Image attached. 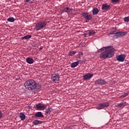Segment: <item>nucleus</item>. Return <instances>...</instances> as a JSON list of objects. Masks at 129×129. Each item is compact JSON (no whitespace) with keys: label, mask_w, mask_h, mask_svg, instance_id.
<instances>
[{"label":"nucleus","mask_w":129,"mask_h":129,"mask_svg":"<svg viewBox=\"0 0 129 129\" xmlns=\"http://www.w3.org/2000/svg\"><path fill=\"white\" fill-rule=\"evenodd\" d=\"M36 108L37 109H42L43 108H45V104L42 103H39L36 105Z\"/></svg>","instance_id":"ddd939ff"},{"label":"nucleus","mask_w":129,"mask_h":129,"mask_svg":"<svg viewBox=\"0 0 129 129\" xmlns=\"http://www.w3.org/2000/svg\"><path fill=\"white\" fill-rule=\"evenodd\" d=\"M89 32V36H92V35H95V31L93 30H88Z\"/></svg>","instance_id":"b1692460"},{"label":"nucleus","mask_w":129,"mask_h":129,"mask_svg":"<svg viewBox=\"0 0 129 129\" xmlns=\"http://www.w3.org/2000/svg\"><path fill=\"white\" fill-rule=\"evenodd\" d=\"M102 104L104 108V107H108L109 106V103L108 102L102 103Z\"/></svg>","instance_id":"393cba45"},{"label":"nucleus","mask_w":129,"mask_h":129,"mask_svg":"<svg viewBox=\"0 0 129 129\" xmlns=\"http://www.w3.org/2000/svg\"><path fill=\"white\" fill-rule=\"evenodd\" d=\"M35 117H44V115L42 114V112H37L35 114Z\"/></svg>","instance_id":"a211bd4d"},{"label":"nucleus","mask_w":129,"mask_h":129,"mask_svg":"<svg viewBox=\"0 0 129 129\" xmlns=\"http://www.w3.org/2000/svg\"><path fill=\"white\" fill-rule=\"evenodd\" d=\"M24 87L28 90H35L36 89V91H39L41 89V85L40 84L37 85V83L34 80L31 79L25 82Z\"/></svg>","instance_id":"f03ea898"},{"label":"nucleus","mask_w":129,"mask_h":129,"mask_svg":"<svg viewBox=\"0 0 129 129\" xmlns=\"http://www.w3.org/2000/svg\"><path fill=\"white\" fill-rule=\"evenodd\" d=\"M115 50V49L113 48V46H106L105 47L104 51L100 54L99 57L100 59H103V60L108 59V58H111V57L114 55Z\"/></svg>","instance_id":"f257e3e1"},{"label":"nucleus","mask_w":129,"mask_h":129,"mask_svg":"<svg viewBox=\"0 0 129 129\" xmlns=\"http://www.w3.org/2000/svg\"><path fill=\"white\" fill-rule=\"evenodd\" d=\"M53 110L52 108H48L45 111V115L48 116L50 113H51V112Z\"/></svg>","instance_id":"2eb2a0df"},{"label":"nucleus","mask_w":129,"mask_h":129,"mask_svg":"<svg viewBox=\"0 0 129 129\" xmlns=\"http://www.w3.org/2000/svg\"><path fill=\"white\" fill-rule=\"evenodd\" d=\"M76 53H77V52L71 50L69 52V56H73V55H75V54H76Z\"/></svg>","instance_id":"4be33fe9"},{"label":"nucleus","mask_w":129,"mask_h":129,"mask_svg":"<svg viewBox=\"0 0 129 129\" xmlns=\"http://www.w3.org/2000/svg\"><path fill=\"white\" fill-rule=\"evenodd\" d=\"M116 58L117 61H119V62H123V61H124V59L125 58V55L121 54L117 56Z\"/></svg>","instance_id":"6e6552de"},{"label":"nucleus","mask_w":129,"mask_h":129,"mask_svg":"<svg viewBox=\"0 0 129 129\" xmlns=\"http://www.w3.org/2000/svg\"><path fill=\"white\" fill-rule=\"evenodd\" d=\"M95 84L96 85H104L105 84H107V82L105 81L103 79H98L97 81H95Z\"/></svg>","instance_id":"39448f33"},{"label":"nucleus","mask_w":129,"mask_h":129,"mask_svg":"<svg viewBox=\"0 0 129 129\" xmlns=\"http://www.w3.org/2000/svg\"><path fill=\"white\" fill-rule=\"evenodd\" d=\"M103 106L102 105V104H99L97 107H96V109H103Z\"/></svg>","instance_id":"a878e982"},{"label":"nucleus","mask_w":129,"mask_h":129,"mask_svg":"<svg viewBox=\"0 0 129 129\" xmlns=\"http://www.w3.org/2000/svg\"><path fill=\"white\" fill-rule=\"evenodd\" d=\"M8 22H10V23H13L15 22V18H14V17H10L8 19Z\"/></svg>","instance_id":"5701e85b"},{"label":"nucleus","mask_w":129,"mask_h":129,"mask_svg":"<svg viewBox=\"0 0 129 129\" xmlns=\"http://www.w3.org/2000/svg\"><path fill=\"white\" fill-rule=\"evenodd\" d=\"M43 123V121L39 120H35L33 121V123L34 125H38V124H41Z\"/></svg>","instance_id":"f3484780"},{"label":"nucleus","mask_w":129,"mask_h":129,"mask_svg":"<svg viewBox=\"0 0 129 129\" xmlns=\"http://www.w3.org/2000/svg\"><path fill=\"white\" fill-rule=\"evenodd\" d=\"M120 0H111L112 3H117L118 2H119Z\"/></svg>","instance_id":"473e14b6"},{"label":"nucleus","mask_w":129,"mask_h":129,"mask_svg":"<svg viewBox=\"0 0 129 129\" xmlns=\"http://www.w3.org/2000/svg\"><path fill=\"white\" fill-rule=\"evenodd\" d=\"M46 26H47V22L45 21L39 22L36 24L35 30H36V31H40V30L44 29Z\"/></svg>","instance_id":"7ed1b4c3"},{"label":"nucleus","mask_w":129,"mask_h":129,"mask_svg":"<svg viewBox=\"0 0 129 129\" xmlns=\"http://www.w3.org/2000/svg\"><path fill=\"white\" fill-rule=\"evenodd\" d=\"M125 105H126V103L125 102H122L116 105V107L118 108H123Z\"/></svg>","instance_id":"9b49d317"},{"label":"nucleus","mask_w":129,"mask_h":129,"mask_svg":"<svg viewBox=\"0 0 129 129\" xmlns=\"http://www.w3.org/2000/svg\"><path fill=\"white\" fill-rule=\"evenodd\" d=\"M109 35H116V32L115 31H113V32L109 33Z\"/></svg>","instance_id":"c85d7f7f"},{"label":"nucleus","mask_w":129,"mask_h":129,"mask_svg":"<svg viewBox=\"0 0 129 129\" xmlns=\"http://www.w3.org/2000/svg\"><path fill=\"white\" fill-rule=\"evenodd\" d=\"M77 62L78 63L79 65V63L80 64H83V60H80L79 61H77Z\"/></svg>","instance_id":"7c9ffc66"},{"label":"nucleus","mask_w":129,"mask_h":129,"mask_svg":"<svg viewBox=\"0 0 129 129\" xmlns=\"http://www.w3.org/2000/svg\"><path fill=\"white\" fill-rule=\"evenodd\" d=\"M105 49V47H103L100 49H99V50H97V53H99V52H100V51H104V50Z\"/></svg>","instance_id":"cd10ccee"},{"label":"nucleus","mask_w":129,"mask_h":129,"mask_svg":"<svg viewBox=\"0 0 129 129\" xmlns=\"http://www.w3.org/2000/svg\"><path fill=\"white\" fill-rule=\"evenodd\" d=\"M122 95V97H125L126 96H127V95H128V94L125 93L123 94Z\"/></svg>","instance_id":"2f4dec72"},{"label":"nucleus","mask_w":129,"mask_h":129,"mask_svg":"<svg viewBox=\"0 0 129 129\" xmlns=\"http://www.w3.org/2000/svg\"><path fill=\"white\" fill-rule=\"evenodd\" d=\"M26 62L28 64H33V63H34V59L31 57H28L27 58H26Z\"/></svg>","instance_id":"4468645a"},{"label":"nucleus","mask_w":129,"mask_h":129,"mask_svg":"<svg viewBox=\"0 0 129 129\" xmlns=\"http://www.w3.org/2000/svg\"><path fill=\"white\" fill-rule=\"evenodd\" d=\"M93 12V15L94 16H95V15H97L98 13H99V10H98V9L97 8H94L92 10Z\"/></svg>","instance_id":"dca6fc26"},{"label":"nucleus","mask_w":129,"mask_h":129,"mask_svg":"<svg viewBox=\"0 0 129 129\" xmlns=\"http://www.w3.org/2000/svg\"><path fill=\"white\" fill-rule=\"evenodd\" d=\"M51 79L53 82H57L60 80V76L56 74H53L51 76Z\"/></svg>","instance_id":"423d86ee"},{"label":"nucleus","mask_w":129,"mask_h":129,"mask_svg":"<svg viewBox=\"0 0 129 129\" xmlns=\"http://www.w3.org/2000/svg\"><path fill=\"white\" fill-rule=\"evenodd\" d=\"M32 38V35H27L26 36H23L22 37V40H24V39H25V40H28L30 38Z\"/></svg>","instance_id":"412c9836"},{"label":"nucleus","mask_w":129,"mask_h":129,"mask_svg":"<svg viewBox=\"0 0 129 129\" xmlns=\"http://www.w3.org/2000/svg\"><path fill=\"white\" fill-rule=\"evenodd\" d=\"M124 21L125 23H127V22H129V16L125 17L124 18Z\"/></svg>","instance_id":"bb28decb"},{"label":"nucleus","mask_w":129,"mask_h":129,"mask_svg":"<svg viewBox=\"0 0 129 129\" xmlns=\"http://www.w3.org/2000/svg\"><path fill=\"white\" fill-rule=\"evenodd\" d=\"M78 65V62L77 61H76L71 63V67L72 68H75V67H77Z\"/></svg>","instance_id":"6ab92c4d"},{"label":"nucleus","mask_w":129,"mask_h":129,"mask_svg":"<svg viewBox=\"0 0 129 129\" xmlns=\"http://www.w3.org/2000/svg\"><path fill=\"white\" fill-rule=\"evenodd\" d=\"M40 50H42V49H43V47H40Z\"/></svg>","instance_id":"c9c22d12"},{"label":"nucleus","mask_w":129,"mask_h":129,"mask_svg":"<svg viewBox=\"0 0 129 129\" xmlns=\"http://www.w3.org/2000/svg\"><path fill=\"white\" fill-rule=\"evenodd\" d=\"M92 77H93V74H91V73H87L83 76L84 80H89Z\"/></svg>","instance_id":"1a4fd4ad"},{"label":"nucleus","mask_w":129,"mask_h":129,"mask_svg":"<svg viewBox=\"0 0 129 129\" xmlns=\"http://www.w3.org/2000/svg\"><path fill=\"white\" fill-rule=\"evenodd\" d=\"M83 35H84V36L85 37H86L87 34H86V33H84Z\"/></svg>","instance_id":"f704fd0d"},{"label":"nucleus","mask_w":129,"mask_h":129,"mask_svg":"<svg viewBox=\"0 0 129 129\" xmlns=\"http://www.w3.org/2000/svg\"><path fill=\"white\" fill-rule=\"evenodd\" d=\"M19 116L21 118V120H25L26 119V115L23 113H20Z\"/></svg>","instance_id":"aec40b11"},{"label":"nucleus","mask_w":129,"mask_h":129,"mask_svg":"<svg viewBox=\"0 0 129 129\" xmlns=\"http://www.w3.org/2000/svg\"><path fill=\"white\" fill-rule=\"evenodd\" d=\"M62 11L64 13H67V14H69V13H71V11L72 9L69 8V7L67 8H62Z\"/></svg>","instance_id":"f8f14e48"},{"label":"nucleus","mask_w":129,"mask_h":129,"mask_svg":"<svg viewBox=\"0 0 129 129\" xmlns=\"http://www.w3.org/2000/svg\"><path fill=\"white\" fill-rule=\"evenodd\" d=\"M127 34V32L126 31L124 32H116V35H115L116 37L118 38L119 37H123V36H125V35Z\"/></svg>","instance_id":"9d476101"},{"label":"nucleus","mask_w":129,"mask_h":129,"mask_svg":"<svg viewBox=\"0 0 129 129\" xmlns=\"http://www.w3.org/2000/svg\"><path fill=\"white\" fill-rule=\"evenodd\" d=\"M31 0H26V1H25V3H29V2H31ZM32 1H33L30 2V4H33V3H34V1L35 0H32Z\"/></svg>","instance_id":"c756f323"},{"label":"nucleus","mask_w":129,"mask_h":129,"mask_svg":"<svg viewBox=\"0 0 129 129\" xmlns=\"http://www.w3.org/2000/svg\"><path fill=\"white\" fill-rule=\"evenodd\" d=\"M3 117V113H2V111H0V119Z\"/></svg>","instance_id":"72a5a7b5"},{"label":"nucleus","mask_w":129,"mask_h":129,"mask_svg":"<svg viewBox=\"0 0 129 129\" xmlns=\"http://www.w3.org/2000/svg\"><path fill=\"white\" fill-rule=\"evenodd\" d=\"M82 16L85 20H88V21H91V20H92V15L89 14L86 12L83 13Z\"/></svg>","instance_id":"20e7f679"},{"label":"nucleus","mask_w":129,"mask_h":129,"mask_svg":"<svg viewBox=\"0 0 129 129\" xmlns=\"http://www.w3.org/2000/svg\"><path fill=\"white\" fill-rule=\"evenodd\" d=\"M102 11H104L105 12H107V11H109L110 10V5L105 4L102 5Z\"/></svg>","instance_id":"0eeeda50"}]
</instances>
